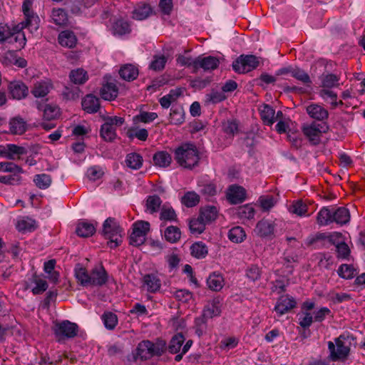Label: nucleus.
Wrapping results in <instances>:
<instances>
[{
  "label": "nucleus",
  "instance_id": "nucleus-39",
  "mask_svg": "<svg viewBox=\"0 0 365 365\" xmlns=\"http://www.w3.org/2000/svg\"><path fill=\"white\" fill-rule=\"evenodd\" d=\"M274 110L269 105H264L260 109V116L263 123L272 125L274 123Z\"/></svg>",
  "mask_w": 365,
  "mask_h": 365
},
{
  "label": "nucleus",
  "instance_id": "nucleus-28",
  "mask_svg": "<svg viewBox=\"0 0 365 365\" xmlns=\"http://www.w3.org/2000/svg\"><path fill=\"white\" fill-rule=\"evenodd\" d=\"M96 225L86 221H81L76 226V232L81 237H91L96 232Z\"/></svg>",
  "mask_w": 365,
  "mask_h": 365
},
{
  "label": "nucleus",
  "instance_id": "nucleus-2",
  "mask_svg": "<svg viewBox=\"0 0 365 365\" xmlns=\"http://www.w3.org/2000/svg\"><path fill=\"white\" fill-rule=\"evenodd\" d=\"M175 159L181 167L192 169L198 164L199 152L194 144L184 143L175 149Z\"/></svg>",
  "mask_w": 365,
  "mask_h": 365
},
{
  "label": "nucleus",
  "instance_id": "nucleus-31",
  "mask_svg": "<svg viewBox=\"0 0 365 365\" xmlns=\"http://www.w3.org/2000/svg\"><path fill=\"white\" fill-rule=\"evenodd\" d=\"M218 215V210L215 206H205L202 207L199 216L207 224L215 220Z\"/></svg>",
  "mask_w": 365,
  "mask_h": 365
},
{
  "label": "nucleus",
  "instance_id": "nucleus-45",
  "mask_svg": "<svg viewBox=\"0 0 365 365\" xmlns=\"http://www.w3.org/2000/svg\"><path fill=\"white\" fill-rule=\"evenodd\" d=\"M289 210L290 212L299 217L309 215L307 214L308 206L302 200H297L293 202L292 205L289 207Z\"/></svg>",
  "mask_w": 365,
  "mask_h": 365
},
{
  "label": "nucleus",
  "instance_id": "nucleus-52",
  "mask_svg": "<svg viewBox=\"0 0 365 365\" xmlns=\"http://www.w3.org/2000/svg\"><path fill=\"white\" fill-rule=\"evenodd\" d=\"M102 320L105 327L113 330L118 324V317L115 314L111 312H106L102 315Z\"/></svg>",
  "mask_w": 365,
  "mask_h": 365
},
{
  "label": "nucleus",
  "instance_id": "nucleus-60",
  "mask_svg": "<svg viewBox=\"0 0 365 365\" xmlns=\"http://www.w3.org/2000/svg\"><path fill=\"white\" fill-rule=\"evenodd\" d=\"M320 96L326 101L329 100V103L333 106V107L337 106V105L342 104L341 101L339 103L336 101L337 95L332 91L328 89H322L319 92Z\"/></svg>",
  "mask_w": 365,
  "mask_h": 365
},
{
  "label": "nucleus",
  "instance_id": "nucleus-34",
  "mask_svg": "<svg viewBox=\"0 0 365 365\" xmlns=\"http://www.w3.org/2000/svg\"><path fill=\"white\" fill-rule=\"evenodd\" d=\"M185 336L181 333L174 335L170 341L168 349L170 354H178L182 351V346L185 341Z\"/></svg>",
  "mask_w": 365,
  "mask_h": 365
},
{
  "label": "nucleus",
  "instance_id": "nucleus-9",
  "mask_svg": "<svg viewBox=\"0 0 365 365\" xmlns=\"http://www.w3.org/2000/svg\"><path fill=\"white\" fill-rule=\"evenodd\" d=\"M150 230V223L146 221H138L133 225V232L130 236V244L140 246L145 241V236Z\"/></svg>",
  "mask_w": 365,
  "mask_h": 365
},
{
  "label": "nucleus",
  "instance_id": "nucleus-62",
  "mask_svg": "<svg viewBox=\"0 0 365 365\" xmlns=\"http://www.w3.org/2000/svg\"><path fill=\"white\" fill-rule=\"evenodd\" d=\"M223 131L230 136H234L238 133V124L235 120H227L222 125Z\"/></svg>",
  "mask_w": 365,
  "mask_h": 365
},
{
  "label": "nucleus",
  "instance_id": "nucleus-33",
  "mask_svg": "<svg viewBox=\"0 0 365 365\" xmlns=\"http://www.w3.org/2000/svg\"><path fill=\"white\" fill-rule=\"evenodd\" d=\"M153 160L156 166L166 168L170 165L172 157L166 151H158L154 154Z\"/></svg>",
  "mask_w": 365,
  "mask_h": 365
},
{
  "label": "nucleus",
  "instance_id": "nucleus-58",
  "mask_svg": "<svg viewBox=\"0 0 365 365\" xmlns=\"http://www.w3.org/2000/svg\"><path fill=\"white\" fill-rule=\"evenodd\" d=\"M356 270L349 264H343L338 269L339 275L344 279H351L355 276Z\"/></svg>",
  "mask_w": 365,
  "mask_h": 365
},
{
  "label": "nucleus",
  "instance_id": "nucleus-30",
  "mask_svg": "<svg viewBox=\"0 0 365 365\" xmlns=\"http://www.w3.org/2000/svg\"><path fill=\"white\" fill-rule=\"evenodd\" d=\"M119 75L123 79L131 81L138 77V69L133 65L127 64L120 68Z\"/></svg>",
  "mask_w": 365,
  "mask_h": 365
},
{
  "label": "nucleus",
  "instance_id": "nucleus-21",
  "mask_svg": "<svg viewBox=\"0 0 365 365\" xmlns=\"http://www.w3.org/2000/svg\"><path fill=\"white\" fill-rule=\"evenodd\" d=\"M219 59L214 56L197 57V69L202 68L204 71L215 70L219 65Z\"/></svg>",
  "mask_w": 365,
  "mask_h": 365
},
{
  "label": "nucleus",
  "instance_id": "nucleus-57",
  "mask_svg": "<svg viewBox=\"0 0 365 365\" xmlns=\"http://www.w3.org/2000/svg\"><path fill=\"white\" fill-rule=\"evenodd\" d=\"M208 319L203 315L200 316L195 320V333L198 336H202L207 331V321Z\"/></svg>",
  "mask_w": 365,
  "mask_h": 365
},
{
  "label": "nucleus",
  "instance_id": "nucleus-10",
  "mask_svg": "<svg viewBox=\"0 0 365 365\" xmlns=\"http://www.w3.org/2000/svg\"><path fill=\"white\" fill-rule=\"evenodd\" d=\"M323 126L317 123L305 124L302 126V132L309 143L313 145H319L322 135Z\"/></svg>",
  "mask_w": 365,
  "mask_h": 365
},
{
  "label": "nucleus",
  "instance_id": "nucleus-37",
  "mask_svg": "<svg viewBox=\"0 0 365 365\" xmlns=\"http://www.w3.org/2000/svg\"><path fill=\"white\" fill-rule=\"evenodd\" d=\"M332 207H322L317 216V222L320 226H326L332 223Z\"/></svg>",
  "mask_w": 365,
  "mask_h": 365
},
{
  "label": "nucleus",
  "instance_id": "nucleus-3",
  "mask_svg": "<svg viewBox=\"0 0 365 365\" xmlns=\"http://www.w3.org/2000/svg\"><path fill=\"white\" fill-rule=\"evenodd\" d=\"M166 350V343L163 340H158L153 343L149 340L140 342L135 350V361L147 360L155 356H161Z\"/></svg>",
  "mask_w": 365,
  "mask_h": 365
},
{
  "label": "nucleus",
  "instance_id": "nucleus-29",
  "mask_svg": "<svg viewBox=\"0 0 365 365\" xmlns=\"http://www.w3.org/2000/svg\"><path fill=\"white\" fill-rule=\"evenodd\" d=\"M207 285L212 291H220L224 286V278L220 274L212 272L207 279Z\"/></svg>",
  "mask_w": 365,
  "mask_h": 365
},
{
  "label": "nucleus",
  "instance_id": "nucleus-48",
  "mask_svg": "<svg viewBox=\"0 0 365 365\" xmlns=\"http://www.w3.org/2000/svg\"><path fill=\"white\" fill-rule=\"evenodd\" d=\"M207 223L198 216L197 218H193L190 221L189 227L190 232L192 234H201L205 229Z\"/></svg>",
  "mask_w": 365,
  "mask_h": 365
},
{
  "label": "nucleus",
  "instance_id": "nucleus-53",
  "mask_svg": "<svg viewBox=\"0 0 365 365\" xmlns=\"http://www.w3.org/2000/svg\"><path fill=\"white\" fill-rule=\"evenodd\" d=\"M255 209L249 204L240 206L237 209V215L241 219H252L255 216Z\"/></svg>",
  "mask_w": 365,
  "mask_h": 365
},
{
  "label": "nucleus",
  "instance_id": "nucleus-26",
  "mask_svg": "<svg viewBox=\"0 0 365 365\" xmlns=\"http://www.w3.org/2000/svg\"><path fill=\"white\" fill-rule=\"evenodd\" d=\"M16 227L19 232H33L36 227V222L29 217H22L17 220Z\"/></svg>",
  "mask_w": 365,
  "mask_h": 365
},
{
  "label": "nucleus",
  "instance_id": "nucleus-27",
  "mask_svg": "<svg viewBox=\"0 0 365 365\" xmlns=\"http://www.w3.org/2000/svg\"><path fill=\"white\" fill-rule=\"evenodd\" d=\"M144 286H146V289L149 292H156L161 287L160 279L154 274H148L143 277V279Z\"/></svg>",
  "mask_w": 365,
  "mask_h": 365
},
{
  "label": "nucleus",
  "instance_id": "nucleus-16",
  "mask_svg": "<svg viewBox=\"0 0 365 365\" xmlns=\"http://www.w3.org/2000/svg\"><path fill=\"white\" fill-rule=\"evenodd\" d=\"M306 110L312 118L319 121H323L329 117L328 110L319 104L312 103L307 106Z\"/></svg>",
  "mask_w": 365,
  "mask_h": 365
},
{
  "label": "nucleus",
  "instance_id": "nucleus-22",
  "mask_svg": "<svg viewBox=\"0 0 365 365\" xmlns=\"http://www.w3.org/2000/svg\"><path fill=\"white\" fill-rule=\"evenodd\" d=\"M52 88V84L49 81H40L34 83L31 89V93L36 98L45 97Z\"/></svg>",
  "mask_w": 365,
  "mask_h": 365
},
{
  "label": "nucleus",
  "instance_id": "nucleus-15",
  "mask_svg": "<svg viewBox=\"0 0 365 365\" xmlns=\"http://www.w3.org/2000/svg\"><path fill=\"white\" fill-rule=\"evenodd\" d=\"M220 304L221 299L219 297L214 298L205 306L202 315L207 319L219 316L221 313Z\"/></svg>",
  "mask_w": 365,
  "mask_h": 365
},
{
  "label": "nucleus",
  "instance_id": "nucleus-44",
  "mask_svg": "<svg viewBox=\"0 0 365 365\" xmlns=\"http://www.w3.org/2000/svg\"><path fill=\"white\" fill-rule=\"evenodd\" d=\"M245 232L240 226L232 227L228 232L229 240L234 243H240L245 240Z\"/></svg>",
  "mask_w": 365,
  "mask_h": 365
},
{
  "label": "nucleus",
  "instance_id": "nucleus-40",
  "mask_svg": "<svg viewBox=\"0 0 365 365\" xmlns=\"http://www.w3.org/2000/svg\"><path fill=\"white\" fill-rule=\"evenodd\" d=\"M190 252L192 256L194 257L197 259H203L207 256L208 249L205 243L202 242H197L191 245Z\"/></svg>",
  "mask_w": 365,
  "mask_h": 365
},
{
  "label": "nucleus",
  "instance_id": "nucleus-42",
  "mask_svg": "<svg viewBox=\"0 0 365 365\" xmlns=\"http://www.w3.org/2000/svg\"><path fill=\"white\" fill-rule=\"evenodd\" d=\"M31 283L35 286L31 289V292L34 295L41 294L48 289V284L45 279L38 277L34 274L30 279Z\"/></svg>",
  "mask_w": 365,
  "mask_h": 365
},
{
  "label": "nucleus",
  "instance_id": "nucleus-1",
  "mask_svg": "<svg viewBox=\"0 0 365 365\" xmlns=\"http://www.w3.org/2000/svg\"><path fill=\"white\" fill-rule=\"evenodd\" d=\"M75 276L84 287H101L108 281V273L103 266L94 267L90 273L86 268H77L75 269Z\"/></svg>",
  "mask_w": 365,
  "mask_h": 365
},
{
  "label": "nucleus",
  "instance_id": "nucleus-64",
  "mask_svg": "<svg viewBox=\"0 0 365 365\" xmlns=\"http://www.w3.org/2000/svg\"><path fill=\"white\" fill-rule=\"evenodd\" d=\"M292 76L304 83H311L309 76L302 69L293 68Z\"/></svg>",
  "mask_w": 365,
  "mask_h": 365
},
{
  "label": "nucleus",
  "instance_id": "nucleus-4",
  "mask_svg": "<svg viewBox=\"0 0 365 365\" xmlns=\"http://www.w3.org/2000/svg\"><path fill=\"white\" fill-rule=\"evenodd\" d=\"M102 234L108 240V245L111 249L117 247L122 242L123 229L113 217H108L104 221Z\"/></svg>",
  "mask_w": 365,
  "mask_h": 365
},
{
  "label": "nucleus",
  "instance_id": "nucleus-47",
  "mask_svg": "<svg viewBox=\"0 0 365 365\" xmlns=\"http://www.w3.org/2000/svg\"><path fill=\"white\" fill-rule=\"evenodd\" d=\"M101 136L106 141H111L116 137L115 128L105 120L101 125Z\"/></svg>",
  "mask_w": 365,
  "mask_h": 365
},
{
  "label": "nucleus",
  "instance_id": "nucleus-46",
  "mask_svg": "<svg viewBox=\"0 0 365 365\" xmlns=\"http://www.w3.org/2000/svg\"><path fill=\"white\" fill-rule=\"evenodd\" d=\"M181 232L178 227L169 226L164 231L165 239L171 243H175L180 239Z\"/></svg>",
  "mask_w": 365,
  "mask_h": 365
},
{
  "label": "nucleus",
  "instance_id": "nucleus-8",
  "mask_svg": "<svg viewBox=\"0 0 365 365\" xmlns=\"http://www.w3.org/2000/svg\"><path fill=\"white\" fill-rule=\"evenodd\" d=\"M342 339V336L335 339V343L329 341H328V349L329 351V358L332 361H344L347 359L350 348L349 346L345 345Z\"/></svg>",
  "mask_w": 365,
  "mask_h": 365
},
{
  "label": "nucleus",
  "instance_id": "nucleus-56",
  "mask_svg": "<svg viewBox=\"0 0 365 365\" xmlns=\"http://www.w3.org/2000/svg\"><path fill=\"white\" fill-rule=\"evenodd\" d=\"M128 136L130 138H136L140 140L145 141L148 137V132L145 128L137 129L130 128L127 132Z\"/></svg>",
  "mask_w": 365,
  "mask_h": 365
},
{
  "label": "nucleus",
  "instance_id": "nucleus-5",
  "mask_svg": "<svg viewBox=\"0 0 365 365\" xmlns=\"http://www.w3.org/2000/svg\"><path fill=\"white\" fill-rule=\"evenodd\" d=\"M34 0H24L22 4V12L25 20L19 24L20 29L28 28L31 32L37 31L39 27L40 19L32 9Z\"/></svg>",
  "mask_w": 365,
  "mask_h": 365
},
{
  "label": "nucleus",
  "instance_id": "nucleus-19",
  "mask_svg": "<svg viewBox=\"0 0 365 365\" xmlns=\"http://www.w3.org/2000/svg\"><path fill=\"white\" fill-rule=\"evenodd\" d=\"M332 222H335L340 225L347 224L350 220V213L347 208L339 207L337 208L332 207Z\"/></svg>",
  "mask_w": 365,
  "mask_h": 365
},
{
  "label": "nucleus",
  "instance_id": "nucleus-51",
  "mask_svg": "<svg viewBox=\"0 0 365 365\" xmlns=\"http://www.w3.org/2000/svg\"><path fill=\"white\" fill-rule=\"evenodd\" d=\"M161 204V199L156 195L148 196L146 200V207L150 213L158 212Z\"/></svg>",
  "mask_w": 365,
  "mask_h": 365
},
{
  "label": "nucleus",
  "instance_id": "nucleus-18",
  "mask_svg": "<svg viewBox=\"0 0 365 365\" xmlns=\"http://www.w3.org/2000/svg\"><path fill=\"white\" fill-rule=\"evenodd\" d=\"M100 94L104 100L113 101L118 96V89L114 81L110 78V81L103 85Z\"/></svg>",
  "mask_w": 365,
  "mask_h": 365
},
{
  "label": "nucleus",
  "instance_id": "nucleus-12",
  "mask_svg": "<svg viewBox=\"0 0 365 365\" xmlns=\"http://www.w3.org/2000/svg\"><path fill=\"white\" fill-rule=\"evenodd\" d=\"M295 299L289 295H284L279 298L274 310L281 316L296 307Z\"/></svg>",
  "mask_w": 365,
  "mask_h": 365
},
{
  "label": "nucleus",
  "instance_id": "nucleus-13",
  "mask_svg": "<svg viewBox=\"0 0 365 365\" xmlns=\"http://www.w3.org/2000/svg\"><path fill=\"white\" fill-rule=\"evenodd\" d=\"M9 90L10 94L15 99H22L29 93L28 87L21 81H14L9 83Z\"/></svg>",
  "mask_w": 365,
  "mask_h": 365
},
{
  "label": "nucleus",
  "instance_id": "nucleus-41",
  "mask_svg": "<svg viewBox=\"0 0 365 365\" xmlns=\"http://www.w3.org/2000/svg\"><path fill=\"white\" fill-rule=\"evenodd\" d=\"M170 123L175 125H180L185 121V112L180 106H173L170 113Z\"/></svg>",
  "mask_w": 365,
  "mask_h": 365
},
{
  "label": "nucleus",
  "instance_id": "nucleus-24",
  "mask_svg": "<svg viewBox=\"0 0 365 365\" xmlns=\"http://www.w3.org/2000/svg\"><path fill=\"white\" fill-rule=\"evenodd\" d=\"M37 108L39 110L43 111V118L46 120L51 121L57 118L60 115V109L55 105L46 104L43 106L38 104Z\"/></svg>",
  "mask_w": 365,
  "mask_h": 365
},
{
  "label": "nucleus",
  "instance_id": "nucleus-11",
  "mask_svg": "<svg viewBox=\"0 0 365 365\" xmlns=\"http://www.w3.org/2000/svg\"><path fill=\"white\" fill-rule=\"evenodd\" d=\"M227 197L231 204H239L246 198V190L244 187L232 185L229 187Z\"/></svg>",
  "mask_w": 365,
  "mask_h": 365
},
{
  "label": "nucleus",
  "instance_id": "nucleus-55",
  "mask_svg": "<svg viewBox=\"0 0 365 365\" xmlns=\"http://www.w3.org/2000/svg\"><path fill=\"white\" fill-rule=\"evenodd\" d=\"M158 118V114L154 112H141L140 114L133 117V121L135 123L142 122L148 123L153 121Z\"/></svg>",
  "mask_w": 365,
  "mask_h": 365
},
{
  "label": "nucleus",
  "instance_id": "nucleus-54",
  "mask_svg": "<svg viewBox=\"0 0 365 365\" xmlns=\"http://www.w3.org/2000/svg\"><path fill=\"white\" fill-rule=\"evenodd\" d=\"M167 57L164 55L155 56L150 64V68L155 71H162L167 63Z\"/></svg>",
  "mask_w": 365,
  "mask_h": 365
},
{
  "label": "nucleus",
  "instance_id": "nucleus-49",
  "mask_svg": "<svg viewBox=\"0 0 365 365\" xmlns=\"http://www.w3.org/2000/svg\"><path fill=\"white\" fill-rule=\"evenodd\" d=\"M34 182L41 190L47 189L51 184L52 179L49 175L42 173L34 176Z\"/></svg>",
  "mask_w": 365,
  "mask_h": 365
},
{
  "label": "nucleus",
  "instance_id": "nucleus-6",
  "mask_svg": "<svg viewBox=\"0 0 365 365\" xmlns=\"http://www.w3.org/2000/svg\"><path fill=\"white\" fill-rule=\"evenodd\" d=\"M259 65V58L255 55H240L232 63L233 70L238 73H245L257 68Z\"/></svg>",
  "mask_w": 365,
  "mask_h": 365
},
{
  "label": "nucleus",
  "instance_id": "nucleus-61",
  "mask_svg": "<svg viewBox=\"0 0 365 365\" xmlns=\"http://www.w3.org/2000/svg\"><path fill=\"white\" fill-rule=\"evenodd\" d=\"M0 172H9L13 173H22L23 170L21 167L18 166L11 162H1L0 163Z\"/></svg>",
  "mask_w": 365,
  "mask_h": 365
},
{
  "label": "nucleus",
  "instance_id": "nucleus-20",
  "mask_svg": "<svg viewBox=\"0 0 365 365\" xmlns=\"http://www.w3.org/2000/svg\"><path fill=\"white\" fill-rule=\"evenodd\" d=\"M9 124V133L13 135H22L27 130L26 121L20 116L10 119Z\"/></svg>",
  "mask_w": 365,
  "mask_h": 365
},
{
  "label": "nucleus",
  "instance_id": "nucleus-43",
  "mask_svg": "<svg viewBox=\"0 0 365 365\" xmlns=\"http://www.w3.org/2000/svg\"><path fill=\"white\" fill-rule=\"evenodd\" d=\"M69 78L73 83L82 85L88 81V76L83 68H77L71 71Z\"/></svg>",
  "mask_w": 365,
  "mask_h": 365
},
{
  "label": "nucleus",
  "instance_id": "nucleus-17",
  "mask_svg": "<svg viewBox=\"0 0 365 365\" xmlns=\"http://www.w3.org/2000/svg\"><path fill=\"white\" fill-rule=\"evenodd\" d=\"M82 107L88 113H97L101 108L100 100L93 94H88L82 101Z\"/></svg>",
  "mask_w": 365,
  "mask_h": 365
},
{
  "label": "nucleus",
  "instance_id": "nucleus-32",
  "mask_svg": "<svg viewBox=\"0 0 365 365\" xmlns=\"http://www.w3.org/2000/svg\"><path fill=\"white\" fill-rule=\"evenodd\" d=\"M113 34L115 36H123L130 32L128 22L123 19L115 21L112 26Z\"/></svg>",
  "mask_w": 365,
  "mask_h": 365
},
{
  "label": "nucleus",
  "instance_id": "nucleus-7",
  "mask_svg": "<svg viewBox=\"0 0 365 365\" xmlns=\"http://www.w3.org/2000/svg\"><path fill=\"white\" fill-rule=\"evenodd\" d=\"M78 331V325L68 320L56 323L53 327V333L58 342L74 338L77 335Z\"/></svg>",
  "mask_w": 365,
  "mask_h": 365
},
{
  "label": "nucleus",
  "instance_id": "nucleus-14",
  "mask_svg": "<svg viewBox=\"0 0 365 365\" xmlns=\"http://www.w3.org/2000/svg\"><path fill=\"white\" fill-rule=\"evenodd\" d=\"M274 222L262 219L257 223L255 232L261 237H269L274 235Z\"/></svg>",
  "mask_w": 365,
  "mask_h": 365
},
{
  "label": "nucleus",
  "instance_id": "nucleus-35",
  "mask_svg": "<svg viewBox=\"0 0 365 365\" xmlns=\"http://www.w3.org/2000/svg\"><path fill=\"white\" fill-rule=\"evenodd\" d=\"M151 12V7L148 4L140 3L133 11V18L136 20H143L148 18Z\"/></svg>",
  "mask_w": 365,
  "mask_h": 365
},
{
  "label": "nucleus",
  "instance_id": "nucleus-38",
  "mask_svg": "<svg viewBox=\"0 0 365 365\" xmlns=\"http://www.w3.org/2000/svg\"><path fill=\"white\" fill-rule=\"evenodd\" d=\"M205 102L206 104H216L226 99V96L222 91L212 89L205 96Z\"/></svg>",
  "mask_w": 365,
  "mask_h": 365
},
{
  "label": "nucleus",
  "instance_id": "nucleus-23",
  "mask_svg": "<svg viewBox=\"0 0 365 365\" xmlns=\"http://www.w3.org/2000/svg\"><path fill=\"white\" fill-rule=\"evenodd\" d=\"M58 43L64 47L74 48L77 43V38L74 33L69 30L61 31L58 37Z\"/></svg>",
  "mask_w": 365,
  "mask_h": 365
},
{
  "label": "nucleus",
  "instance_id": "nucleus-25",
  "mask_svg": "<svg viewBox=\"0 0 365 365\" xmlns=\"http://www.w3.org/2000/svg\"><path fill=\"white\" fill-rule=\"evenodd\" d=\"M51 18L53 23L59 26H66L68 24V16L63 9L53 8Z\"/></svg>",
  "mask_w": 365,
  "mask_h": 365
},
{
  "label": "nucleus",
  "instance_id": "nucleus-36",
  "mask_svg": "<svg viewBox=\"0 0 365 365\" xmlns=\"http://www.w3.org/2000/svg\"><path fill=\"white\" fill-rule=\"evenodd\" d=\"M143 157L137 153H128L125 160L126 166L133 170L140 169L143 165Z\"/></svg>",
  "mask_w": 365,
  "mask_h": 365
},
{
  "label": "nucleus",
  "instance_id": "nucleus-63",
  "mask_svg": "<svg viewBox=\"0 0 365 365\" xmlns=\"http://www.w3.org/2000/svg\"><path fill=\"white\" fill-rule=\"evenodd\" d=\"M177 63L182 66L192 67L197 70V58L192 59L191 57L185 56L183 55H179L177 57Z\"/></svg>",
  "mask_w": 365,
  "mask_h": 365
},
{
  "label": "nucleus",
  "instance_id": "nucleus-50",
  "mask_svg": "<svg viewBox=\"0 0 365 365\" xmlns=\"http://www.w3.org/2000/svg\"><path fill=\"white\" fill-rule=\"evenodd\" d=\"M200 202V196L195 192H187L182 197V203L187 207H192Z\"/></svg>",
  "mask_w": 365,
  "mask_h": 365
},
{
  "label": "nucleus",
  "instance_id": "nucleus-59",
  "mask_svg": "<svg viewBox=\"0 0 365 365\" xmlns=\"http://www.w3.org/2000/svg\"><path fill=\"white\" fill-rule=\"evenodd\" d=\"M9 159L15 160L16 157L19 158L20 155L26 153V150L24 147L19 146L15 144H9Z\"/></svg>",
  "mask_w": 365,
  "mask_h": 365
}]
</instances>
